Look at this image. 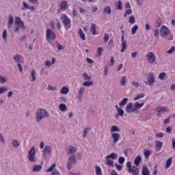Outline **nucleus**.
I'll return each mask as SVG.
<instances>
[{"mask_svg": "<svg viewBox=\"0 0 175 175\" xmlns=\"http://www.w3.org/2000/svg\"><path fill=\"white\" fill-rule=\"evenodd\" d=\"M159 35L166 40H173V35L170 33V29L165 25L161 27Z\"/></svg>", "mask_w": 175, "mask_h": 175, "instance_id": "nucleus-1", "label": "nucleus"}, {"mask_svg": "<svg viewBox=\"0 0 175 175\" xmlns=\"http://www.w3.org/2000/svg\"><path fill=\"white\" fill-rule=\"evenodd\" d=\"M50 117V114L45 109H38L36 115V121L40 122L44 118Z\"/></svg>", "mask_w": 175, "mask_h": 175, "instance_id": "nucleus-2", "label": "nucleus"}, {"mask_svg": "<svg viewBox=\"0 0 175 175\" xmlns=\"http://www.w3.org/2000/svg\"><path fill=\"white\" fill-rule=\"evenodd\" d=\"M60 20L62 21V24L64 27H65L66 29H69L70 28L72 21L65 14H62L61 15Z\"/></svg>", "mask_w": 175, "mask_h": 175, "instance_id": "nucleus-3", "label": "nucleus"}, {"mask_svg": "<svg viewBox=\"0 0 175 175\" xmlns=\"http://www.w3.org/2000/svg\"><path fill=\"white\" fill-rule=\"evenodd\" d=\"M36 154V148H35V146H33L28 152V155L27 156V158L29 161V162H36V158H35V155Z\"/></svg>", "mask_w": 175, "mask_h": 175, "instance_id": "nucleus-4", "label": "nucleus"}, {"mask_svg": "<svg viewBox=\"0 0 175 175\" xmlns=\"http://www.w3.org/2000/svg\"><path fill=\"white\" fill-rule=\"evenodd\" d=\"M126 166L129 169V173H131L133 175H137L139 174V168L133 165L132 167V163L130 161H128L126 163Z\"/></svg>", "mask_w": 175, "mask_h": 175, "instance_id": "nucleus-5", "label": "nucleus"}, {"mask_svg": "<svg viewBox=\"0 0 175 175\" xmlns=\"http://www.w3.org/2000/svg\"><path fill=\"white\" fill-rule=\"evenodd\" d=\"M46 40H55V33L51 29H47L46 31Z\"/></svg>", "mask_w": 175, "mask_h": 175, "instance_id": "nucleus-6", "label": "nucleus"}, {"mask_svg": "<svg viewBox=\"0 0 175 175\" xmlns=\"http://www.w3.org/2000/svg\"><path fill=\"white\" fill-rule=\"evenodd\" d=\"M144 83L146 85H153L155 83V77H154V73L150 72L148 74L147 81H144Z\"/></svg>", "mask_w": 175, "mask_h": 175, "instance_id": "nucleus-7", "label": "nucleus"}, {"mask_svg": "<svg viewBox=\"0 0 175 175\" xmlns=\"http://www.w3.org/2000/svg\"><path fill=\"white\" fill-rule=\"evenodd\" d=\"M76 165V156L72 155L70 156L68 158V162L67 163V169L70 170L72 169V164Z\"/></svg>", "mask_w": 175, "mask_h": 175, "instance_id": "nucleus-8", "label": "nucleus"}, {"mask_svg": "<svg viewBox=\"0 0 175 175\" xmlns=\"http://www.w3.org/2000/svg\"><path fill=\"white\" fill-rule=\"evenodd\" d=\"M146 58L148 59V62L149 64H154L157 61V57L152 52H150L147 54Z\"/></svg>", "mask_w": 175, "mask_h": 175, "instance_id": "nucleus-9", "label": "nucleus"}, {"mask_svg": "<svg viewBox=\"0 0 175 175\" xmlns=\"http://www.w3.org/2000/svg\"><path fill=\"white\" fill-rule=\"evenodd\" d=\"M15 24L16 25H18L22 31H24L25 29V26L24 25L23 21L21 20V18L19 16H16L15 18Z\"/></svg>", "mask_w": 175, "mask_h": 175, "instance_id": "nucleus-10", "label": "nucleus"}, {"mask_svg": "<svg viewBox=\"0 0 175 175\" xmlns=\"http://www.w3.org/2000/svg\"><path fill=\"white\" fill-rule=\"evenodd\" d=\"M143 106H144V102H142V103H139V102H136L134 105H133V111L137 114V113H139L138 110L139 109H142Z\"/></svg>", "mask_w": 175, "mask_h": 175, "instance_id": "nucleus-11", "label": "nucleus"}, {"mask_svg": "<svg viewBox=\"0 0 175 175\" xmlns=\"http://www.w3.org/2000/svg\"><path fill=\"white\" fill-rule=\"evenodd\" d=\"M52 148L50 146H45L42 150V155L44 157H47V155H51Z\"/></svg>", "mask_w": 175, "mask_h": 175, "instance_id": "nucleus-12", "label": "nucleus"}, {"mask_svg": "<svg viewBox=\"0 0 175 175\" xmlns=\"http://www.w3.org/2000/svg\"><path fill=\"white\" fill-rule=\"evenodd\" d=\"M23 6L21 7V10H25V9H27L29 10H31V12H33L35 10V6L31 5L29 6V4L27 3V1H23L22 3Z\"/></svg>", "mask_w": 175, "mask_h": 175, "instance_id": "nucleus-13", "label": "nucleus"}, {"mask_svg": "<svg viewBox=\"0 0 175 175\" xmlns=\"http://www.w3.org/2000/svg\"><path fill=\"white\" fill-rule=\"evenodd\" d=\"M66 9H68V1H61L59 3V10H58V12H59V10H66Z\"/></svg>", "mask_w": 175, "mask_h": 175, "instance_id": "nucleus-14", "label": "nucleus"}, {"mask_svg": "<svg viewBox=\"0 0 175 175\" xmlns=\"http://www.w3.org/2000/svg\"><path fill=\"white\" fill-rule=\"evenodd\" d=\"M125 111L126 113H128L129 114L133 112V103H129L125 107Z\"/></svg>", "mask_w": 175, "mask_h": 175, "instance_id": "nucleus-15", "label": "nucleus"}, {"mask_svg": "<svg viewBox=\"0 0 175 175\" xmlns=\"http://www.w3.org/2000/svg\"><path fill=\"white\" fill-rule=\"evenodd\" d=\"M66 152L68 155H73L76 152V148L72 146H69L66 149Z\"/></svg>", "mask_w": 175, "mask_h": 175, "instance_id": "nucleus-16", "label": "nucleus"}, {"mask_svg": "<svg viewBox=\"0 0 175 175\" xmlns=\"http://www.w3.org/2000/svg\"><path fill=\"white\" fill-rule=\"evenodd\" d=\"M13 21H14V19L13 18V15H10L8 17V26L7 28H8V29H10V28H12V25H13Z\"/></svg>", "mask_w": 175, "mask_h": 175, "instance_id": "nucleus-17", "label": "nucleus"}, {"mask_svg": "<svg viewBox=\"0 0 175 175\" xmlns=\"http://www.w3.org/2000/svg\"><path fill=\"white\" fill-rule=\"evenodd\" d=\"M155 144V148L157 151H161L162 147H163V142L161 141H156Z\"/></svg>", "mask_w": 175, "mask_h": 175, "instance_id": "nucleus-18", "label": "nucleus"}, {"mask_svg": "<svg viewBox=\"0 0 175 175\" xmlns=\"http://www.w3.org/2000/svg\"><path fill=\"white\" fill-rule=\"evenodd\" d=\"M14 60L15 61V62H18V64H20L21 62H24L23 56H21V55H18V54L14 56Z\"/></svg>", "mask_w": 175, "mask_h": 175, "instance_id": "nucleus-19", "label": "nucleus"}, {"mask_svg": "<svg viewBox=\"0 0 175 175\" xmlns=\"http://www.w3.org/2000/svg\"><path fill=\"white\" fill-rule=\"evenodd\" d=\"M111 137L113 140V143H117L118 142V140H120V134L119 133H113L112 135H111Z\"/></svg>", "mask_w": 175, "mask_h": 175, "instance_id": "nucleus-20", "label": "nucleus"}, {"mask_svg": "<svg viewBox=\"0 0 175 175\" xmlns=\"http://www.w3.org/2000/svg\"><path fill=\"white\" fill-rule=\"evenodd\" d=\"M103 14H111V7L106 6L103 10Z\"/></svg>", "mask_w": 175, "mask_h": 175, "instance_id": "nucleus-21", "label": "nucleus"}, {"mask_svg": "<svg viewBox=\"0 0 175 175\" xmlns=\"http://www.w3.org/2000/svg\"><path fill=\"white\" fill-rule=\"evenodd\" d=\"M169 110V109H167V107H158L157 109H156V111L158 112V113H165V111L166 113H167V111Z\"/></svg>", "mask_w": 175, "mask_h": 175, "instance_id": "nucleus-22", "label": "nucleus"}, {"mask_svg": "<svg viewBox=\"0 0 175 175\" xmlns=\"http://www.w3.org/2000/svg\"><path fill=\"white\" fill-rule=\"evenodd\" d=\"M142 175H150V170H148V168L146 165H143L142 170Z\"/></svg>", "mask_w": 175, "mask_h": 175, "instance_id": "nucleus-23", "label": "nucleus"}, {"mask_svg": "<svg viewBox=\"0 0 175 175\" xmlns=\"http://www.w3.org/2000/svg\"><path fill=\"white\" fill-rule=\"evenodd\" d=\"M140 162H142V157L140 155H138L134 160V164L135 165V166H138L139 165H140Z\"/></svg>", "mask_w": 175, "mask_h": 175, "instance_id": "nucleus-24", "label": "nucleus"}, {"mask_svg": "<svg viewBox=\"0 0 175 175\" xmlns=\"http://www.w3.org/2000/svg\"><path fill=\"white\" fill-rule=\"evenodd\" d=\"M78 33L81 40H85V34L81 28L79 29Z\"/></svg>", "mask_w": 175, "mask_h": 175, "instance_id": "nucleus-25", "label": "nucleus"}, {"mask_svg": "<svg viewBox=\"0 0 175 175\" xmlns=\"http://www.w3.org/2000/svg\"><path fill=\"white\" fill-rule=\"evenodd\" d=\"M90 32L92 35H96V25L92 24L90 27Z\"/></svg>", "mask_w": 175, "mask_h": 175, "instance_id": "nucleus-26", "label": "nucleus"}, {"mask_svg": "<svg viewBox=\"0 0 175 175\" xmlns=\"http://www.w3.org/2000/svg\"><path fill=\"white\" fill-rule=\"evenodd\" d=\"M105 159H106V165H108V166H114V161L111 159H110V158H107V157H105Z\"/></svg>", "mask_w": 175, "mask_h": 175, "instance_id": "nucleus-27", "label": "nucleus"}, {"mask_svg": "<svg viewBox=\"0 0 175 175\" xmlns=\"http://www.w3.org/2000/svg\"><path fill=\"white\" fill-rule=\"evenodd\" d=\"M107 158H111V159H117L118 158V155L116 152H111V154L106 156Z\"/></svg>", "mask_w": 175, "mask_h": 175, "instance_id": "nucleus-28", "label": "nucleus"}, {"mask_svg": "<svg viewBox=\"0 0 175 175\" xmlns=\"http://www.w3.org/2000/svg\"><path fill=\"white\" fill-rule=\"evenodd\" d=\"M85 88H81L78 91V99H81V97L83 96V94H84Z\"/></svg>", "mask_w": 175, "mask_h": 175, "instance_id": "nucleus-29", "label": "nucleus"}, {"mask_svg": "<svg viewBox=\"0 0 175 175\" xmlns=\"http://www.w3.org/2000/svg\"><path fill=\"white\" fill-rule=\"evenodd\" d=\"M31 81L32 83H33V81L36 80V72L35 71V69L31 70Z\"/></svg>", "mask_w": 175, "mask_h": 175, "instance_id": "nucleus-30", "label": "nucleus"}, {"mask_svg": "<svg viewBox=\"0 0 175 175\" xmlns=\"http://www.w3.org/2000/svg\"><path fill=\"white\" fill-rule=\"evenodd\" d=\"M128 98H124L119 103V106L120 107H122L123 106H125L126 103H128Z\"/></svg>", "mask_w": 175, "mask_h": 175, "instance_id": "nucleus-31", "label": "nucleus"}, {"mask_svg": "<svg viewBox=\"0 0 175 175\" xmlns=\"http://www.w3.org/2000/svg\"><path fill=\"white\" fill-rule=\"evenodd\" d=\"M114 132H121V129L117 126H112L111 127V133H114Z\"/></svg>", "mask_w": 175, "mask_h": 175, "instance_id": "nucleus-32", "label": "nucleus"}, {"mask_svg": "<svg viewBox=\"0 0 175 175\" xmlns=\"http://www.w3.org/2000/svg\"><path fill=\"white\" fill-rule=\"evenodd\" d=\"M60 92H61V94H63L64 95H66V94H68L69 92V88H68L66 86H64L63 88H62Z\"/></svg>", "mask_w": 175, "mask_h": 175, "instance_id": "nucleus-33", "label": "nucleus"}, {"mask_svg": "<svg viewBox=\"0 0 175 175\" xmlns=\"http://www.w3.org/2000/svg\"><path fill=\"white\" fill-rule=\"evenodd\" d=\"M42 170L41 165H35L33 166V172H40Z\"/></svg>", "mask_w": 175, "mask_h": 175, "instance_id": "nucleus-34", "label": "nucleus"}, {"mask_svg": "<svg viewBox=\"0 0 175 175\" xmlns=\"http://www.w3.org/2000/svg\"><path fill=\"white\" fill-rule=\"evenodd\" d=\"M144 157L146 159H148L150 158V156L151 155V151L149 150L145 149L144 150Z\"/></svg>", "mask_w": 175, "mask_h": 175, "instance_id": "nucleus-35", "label": "nucleus"}, {"mask_svg": "<svg viewBox=\"0 0 175 175\" xmlns=\"http://www.w3.org/2000/svg\"><path fill=\"white\" fill-rule=\"evenodd\" d=\"M96 175H102V169L99 165H95Z\"/></svg>", "mask_w": 175, "mask_h": 175, "instance_id": "nucleus-36", "label": "nucleus"}, {"mask_svg": "<svg viewBox=\"0 0 175 175\" xmlns=\"http://www.w3.org/2000/svg\"><path fill=\"white\" fill-rule=\"evenodd\" d=\"M68 109L66 104L62 103L59 105V109L60 111H65Z\"/></svg>", "mask_w": 175, "mask_h": 175, "instance_id": "nucleus-37", "label": "nucleus"}, {"mask_svg": "<svg viewBox=\"0 0 175 175\" xmlns=\"http://www.w3.org/2000/svg\"><path fill=\"white\" fill-rule=\"evenodd\" d=\"M172 157H170L165 163V169H169V167H170V165H172Z\"/></svg>", "mask_w": 175, "mask_h": 175, "instance_id": "nucleus-38", "label": "nucleus"}, {"mask_svg": "<svg viewBox=\"0 0 175 175\" xmlns=\"http://www.w3.org/2000/svg\"><path fill=\"white\" fill-rule=\"evenodd\" d=\"M126 83V76L122 77V79L120 80V85H122V87H124Z\"/></svg>", "mask_w": 175, "mask_h": 175, "instance_id": "nucleus-39", "label": "nucleus"}, {"mask_svg": "<svg viewBox=\"0 0 175 175\" xmlns=\"http://www.w3.org/2000/svg\"><path fill=\"white\" fill-rule=\"evenodd\" d=\"M126 41H124L123 42H122V49L120 50L121 53H124V51H125V50H126Z\"/></svg>", "mask_w": 175, "mask_h": 175, "instance_id": "nucleus-40", "label": "nucleus"}, {"mask_svg": "<svg viewBox=\"0 0 175 175\" xmlns=\"http://www.w3.org/2000/svg\"><path fill=\"white\" fill-rule=\"evenodd\" d=\"M12 146L13 147H15L16 148H17V147L20 146V142L17 139H13Z\"/></svg>", "mask_w": 175, "mask_h": 175, "instance_id": "nucleus-41", "label": "nucleus"}, {"mask_svg": "<svg viewBox=\"0 0 175 175\" xmlns=\"http://www.w3.org/2000/svg\"><path fill=\"white\" fill-rule=\"evenodd\" d=\"M117 10H122V2L120 0L118 1V4H116Z\"/></svg>", "mask_w": 175, "mask_h": 175, "instance_id": "nucleus-42", "label": "nucleus"}, {"mask_svg": "<svg viewBox=\"0 0 175 175\" xmlns=\"http://www.w3.org/2000/svg\"><path fill=\"white\" fill-rule=\"evenodd\" d=\"M139 27L137 26V25H135L132 29H131V34L132 35H135V33H136L137 29H138Z\"/></svg>", "mask_w": 175, "mask_h": 175, "instance_id": "nucleus-43", "label": "nucleus"}, {"mask_svg": "<svg viewBox=\"0 0 175 175\" xmlns=\"http://www.w3.org/2000/svg\"><path fill=\"white\" fill-rule=\"evenodd\" d=\"M55 163H53L51 167H49L47 170H46V173H49L50 172H53L54 169H55Z\"/></svg>", "mask_w": 175, "mask_h": 175, "instance_id": "nucleus-44", "label": "nucleus"}, {"mask_svg": "<svg viewBox=\"0 0 175 175\" xmlns=\"http://www.w3.org/2000/svg\"><path fill=\"white\" fill-rule=\"evenodd\" d=\"M8 81L7 77H3L2 75H0V83L1 84H5Z\"/></svg>", "mask_w": 175, "mask_h": 175, "instance_id": "nucleus-45", "label": "nucleus"}, {"mask_svg": "<svg viewBox=\"0 0 175 175\" xmlns=\"http://www.w3.org/2000/svg\"><path fill=\"white\" fill-rule=\"evenodd\" d=\"M2 38L3 40H6V39H8V30H6V29L3 31Z\"/></svg>", "mask_w": 175, "mask_h": 175, "instance_id": "nucleus-46", "label": "nucleus"}, {"mask_svg": "<svg viewBox=\"0 0 175 175\" xmlns=\"http://www.w3.org/2000/svg\"><path fill=\"white\" fill-rule=\"evenodd\" d=\"M144 96H145L144 93H142L140 94H137V96L133 98V100H139V99H140L142 98H144Z\"/></svg>", "mask_w": 175, "mask_h": 175, "instance_id": "nucleus-47", "label": "nucleus"}, {"mask_svg": "<svg viewBox=\"0 0 175 175\" xmlns=\"http://www.w3.org/2000/svg\"><path fill=\"white\" fill-rule=\"evenodd\" d=\"M153 32H154V36L156 38H158V36H159V28L158 27L154 28Z\"/></svg>", "mask_w": 175, "mask_h": 175, "instance_id": "nucleus-48", "label": "nucleus"}, {"mask_svg": "<svg viewBox=\"0 0 175 175\" xmlns=\"http://www.w3.org/2000/svg\"><path fill=\"white\" fill-rule=\"evenodd\" d=\"M83 77H84L85 80H91V79H92V77L90 75H88V74H87V72H85L83 74H82Z\"/></svg>", "mask_w": 175, "mask_h": 175, "instance_id": "nucleus-49", "label": "nucleus"}, {"mask_svg": "<svg viewBox=\"0 0 175 175\" xmlns=\"http://www.w3.org/2000/svg\"><path fill=\"white\" fill-rule=\"evenodd\" d=\"M161 25H162V21H161V19H159L158 21H157L154 27L155 28H159Z\"/></svg>", "mask_w": 175, "mask_h": 175, "instance_id": "nucleus-50", "label": "nucleus"}, {"mask_svg": "<svg viewBox=\"0 0 175 175\" xmlns=\"http://www.w3.org/2000/svg\"><path fill=\"white\" fill-rule=\"evenodd\" d=\"M165 77H166L165 72H161L159 75V79H160V80H165Z\"/></svg>", "mask_w": 175, "mask_h": 175, "instance_id": "nucleus-51", "label": "nucleus"}, {"mask_svg": "<svg viewBox=\"0 0 175 175\" xmlns=\"http://www.w3.org/2000/svg\"><path fill=\"white\" fill-rule=\"evenodd\" d=\"M135 21H135V16H131L129 17V23H130V24H135Z\"/></svg>", "mask_w": 175, "mask_h": 175, "instance_id": "nucleus-52", "label": "nucleus"}, {"mask_svg": "<svg viewBox=\"0 0 175 175\" xmlns=\"http://www.w3.org/2000/svg\"><path fill=\"white\" fill-rule=\"evenodd\" d=\"M83 85H84V87H91V85H92V81H85L83 82Z\"/></svg>", "mask_w": 175, "mask_h": 175, "instance_id": "nucleus-53", "label": "nucleus"}, {"mask_svg": "<svg viewBox=\"0 0 175 175\" xmlns=\"http://www.w3.org/2000/svg\"><path fill=\"white\" fill-rule=\"evenodd\" d=\"M88 131H90V129H88V128L84 129V130L83 131V137H87V135L88 133Z\"/></svg>", "mask_w": 175, "mask_h": 175, "instance_id": "nucleus-54", "label": "nucleus"}, {"mask_svg": "<svg viewBox=\"0 0 175 175\" xmlns=\"http://www.w3.org/2000/svg\"><path fill=\"white\" fill-rule=\"evenodd\" d=\"M57 46V50L58 51H61V50H64V46L59 42H56Z\"/></svg>", "mask_w": 175, "mask_h": 175, "instance_id": "nucleus-55", "label": "nucleus"}, {"mask_svg": "<svg viewBox=\"0 0 175 175\" xmlns=\"http://www.w3.org/2000/svg\"><path fill=\"white\" fill-rule=\"evenodd\" d=\"M175 51V46H172L170 49L167 51V54H173Z\"/></svg>", "mask_w": 175, "mask_h": 175, "instance_id": "nucleus-56", "label": "nucleus"}, {"mask_svg": "<svg viewBox=\"0 0 175 175\" xmlns=\"http://www.w3.org/2000/svg\"><path fill=\"white\" fill-rule=\"evenodd\" d=\"M117 111H118V116H120V117H122L124 116V109L120 108Z\"/></svg>", "mask_w": 175, "mask_h": 175, "instance_id": "nucleus-57", "label": "nucleus"}, {"mask_svg": "<svg viewBox=\"0 0 175 175\" xmlns=\"http://www.w3.org/2000/svg\"><path fill=\"white\" fill-rule=\"evenodd\" d=\"M8 91V88L6 87H1L0 88V94H2L3 92H6Z\"/></svg>", "mask_w": 175, "mask_h": 175, "instance_id": "nucleus-58", "label": "nucleus"}, {"mask_svg": "<svg viewBox=\"0 0 175 175\" xmlns=\"http://www.w3.org/2000/svg\"><path fill=\"white\" fill-rule=\"evenodd\" d=\"M97 52H98V57H100V55H102V53L103 52V48L102 47L98 48Z\"/></svg>", "mask_w": 175, "mask_h": 175, "instance_id": "nucleus-59", "label": "nucleus"}, {"mask_svg": "<svg viewBox=\"0 0 175 175\" xmlns=\"http://www.w3.org/2000/svg\"><path fill=\"white\" fill-rule=\"evenodd\" d=\"M118 162H119V163H120V164L124 163V162H125V157H120L119 159H118Z\"/></svg>", "mask_w": 175, "mask_h": 175, "instance_id": "nucleus-60", "label": "nucleus"}, {"mask_svg": "<svg viewBox=\"0 0 175 175\" xmlns=\"http://www.w3.org/2000/svg\"><path fill=\"white\" fill-rule=\"evenodd\" d=\"M47 90L48 91H55V90H57V88L53 87L52 85H49L47 87Z\"/></svg>", "mask_w": 175, "mask_h": 175, "instance_id": "nucleus-61", "label": "nucleus"}, {"mask_svg": "<svg viewBox=\"0 0 175 175\" xmlns=\"http://www.w3.org/2000/svg\"><path fill=\"white\" fill-rule=\"evenodd\" d=\"M103 41L105 42V43H106L107 42H109V34L106 33H105Z\"/></svg>", "mask_w": 175, "mask_h": 175, "instance_id": "nucleus-62", "label": "nucleus"}, {"mask_svg": "<svg viewBox=\"0 0 175 175\" xmlns=\"http://www.w3.org/2000/svg\"><path fill=\"white\" fill-rule=\"evenodd\" d=\"M131 84L133 85V87H135V88H137L138 87H139V82H136V81H133L132 82H131Z\"/></svg>", "mask_w": 175, "mask_h": 175, "instance_id": "nucleus-63", "label": "nucleus"}, {"mask_svg": "<svg viewBox=\"0 0 175 175\" xmlns=\"http://www.w3.org/2000/svg\"><path fill=\"white\" fill-rule=\"evenodd\" d=\"M115 166H116V169H117L118 170H119V171L122 170V165H118V164L116 163V164H115Z\"/></svg>", "mask_w": 175, "mask_h": 175, "instance_id": "nucleus-64", "label": "nucleus"}]
</instances>
